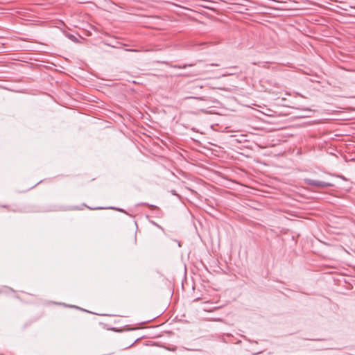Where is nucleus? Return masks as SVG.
Wrapping results in <instances>:
<instances>
[{
	"label": "nucleus",
	"mask_w": 355,
	"mask_h": 355,
	"mask_svg": "<svg viewBox=\"0 0 355 355\" xmlns=\"http://www.w3.org/2000/svg\"><path fill=\"white\" fill-rule=\"evenodd\" d=\"M192 97H187L186 98L187 99H189V98H191Z\"/></svg>",
	"instance_id": "20e7f679"
},
{
	"label": "nucleus",
	"mask_w": 355,
	"mask_h": 355,
	"mask_svg": "<svg viewBox=\"0 0 355 355\" xmlns=\"http://www.w3.org/2000/svg\"><path fill=\"white\" fill-rule=\"evenodd\" d=\"M304 182L308 186H311L317 188H327V187H331L334 186L333 184L324 182V181H319L315 180H312L309 178L304 179Z\"/></svg>",
	"instance_id": "f257e3e1"
},
{
	"label": "nucleus",
	"mask_w": 355,
	"mask_h": 355,
	"mask_svg": "<svg viewBox=\"0 0 355 355\" xmlns=\"http://www.w3.org/2000/svg\"><path fill=\"white\" fill-rule=\"evenodd\" d=\"M187 65H184V66L182 67V68H186V67H187ZM173 67H174V68H180H180H182V67L176 66V65L173 66Z\"/></svg>",
	"instance_id": "f03ea898"
},
{
	"label": "nucleus",
	"mask_w": 355,
	"mask_h": 355,
	"mask_svg": "<svg viewBox=\"0 0 355 355\" xmlns=\"http://www.w3.org/2000/svg\"><path fill=\"white\" fill-rule=\"evenodd\" d=\"M194 98H196V99H200V98H198V97H195Z\"/></svg>",
	"instance_id": "39448f33"
},
{
	"label": "nucleus",
	"mask_w": 355,
	"mask_h": 355,
	"mask_svg": "<svg viewBox=\"0 0 355 355\" xmlns=\"http://www.w3.org/2000/svg\"><path fill=\"white\" fill-rule=\"evenodd\" d=\"M211 66H218V64H216V63L211 64Z\"/></svg>",
	"instance_id": "7ed1b4c3"
}]
</instances>
